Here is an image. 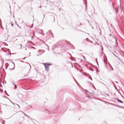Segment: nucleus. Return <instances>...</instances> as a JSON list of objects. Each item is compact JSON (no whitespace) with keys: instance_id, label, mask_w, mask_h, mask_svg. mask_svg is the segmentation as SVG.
Here are the masks:
<instances>
[{"instance_id":"obj_5","label":"nucleus","mask_w":124,"mask_h":124,"mask_svg":"<svg viewBox=\"0 0 124 124\" xmlns=\"http://www.w3.org/2000/svg\"><path fill=\"white\" fill-rule=\"evenodd\" d=\"M84 59H85V57H83Z\"/></svg>"},{"instance_id":"obj_3","label":"nucleus","mask_w":124,"mask_h":124,"mask_svg":"<svg viewBox=\"0 0 124 124\" xmlns=\"http://www.w3.org/2000/svg\"><path fill=\"white\" fill-rule=\"evenodd\" d=\"M16 88H17V85H15Z\"/></svg>"},{"instance_id":"obj_4","label":"nucleus","mask_w":124,"mask_h":124,"mask_svg":"<svg viewBox=\"0 0 124 124\" xmlns=\"http://www.w3.org/2000/svg\"><path fill=\"white\" fill-rule=\"evenodd\" d=\"M12 26H13V24H12Z\"/></svg>"},{"instance_id":"obj_2","label":"nucleus","mask_w":124,"mask_h":124,"mask_svg":"<svg viewBox=\"0 0 124 124\" xmlns=\"http://www.w3.org/2000/svg\"><path fill=\"white\" fill-rule=\"evenodd\" d=\"M118 101H119V102H120L121 103H124V102H123V101H122L120 99H118Z\"/></svg>"},{"instance_id":"obj_1","label":"nucleus","mask_w":124,"mask_h":124,"mask_svg":"<svg viewBox=\"0 0 124 124\" xmlns=\"http://www.w3.org/2000/svg\"><path fill=\"white\" fill-rule=\"evenodd\" d=\"M43 64L44 65H45V67L46 70H48V69H49V66L51 65V64L48 63H44Z\"/></svg>"}]
</instances>
